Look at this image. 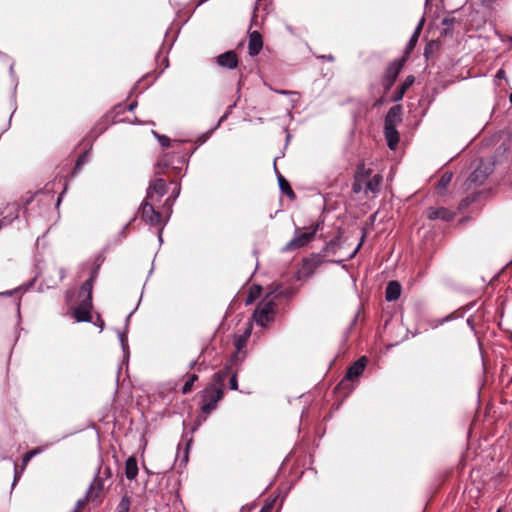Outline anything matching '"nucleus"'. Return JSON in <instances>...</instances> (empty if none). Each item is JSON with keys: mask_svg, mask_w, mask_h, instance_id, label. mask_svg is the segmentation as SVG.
Returning <instances> with one entry per match:
<instances>
[{"mask_svg": "<svg viewBox=\"0 0 512 512\" xmlns=\"http://www.w3.org/2000/svg\"><path fill=\"white\" fill-rule=\"evenodd\" d=\"M293 295V291L290 287H284L283 285H277L269 294L266 295L264 300L257 306L253 317L256 323L262 327H265L273 318L274 298H289Z\"/></svg>", "mask_w": 512, "mask_h": 512, "instance_id": "obj_1", "label": "nucleus"}, {"mask_svg": "<svg viewBox=\"0 0 512 512\" xmlns=\"http://www.w3.org/2000/svg\"><path fill=\"white\" fill-rule=\"evenodd\" d=\"M319 226V224L313 225L308 232H302L300 228H296L294 237L286 243L282 251L290 252L307 246L315 238Z\"/></svg>", "mask_w": 512, "mask_h": 512, "instance_id": "obj_2", "label": "nucleus"}, {"mask_svg": "<svg viewBox=\"0 0 512 512\" xmlns=\"http://www.w3.org/2000/svg\"><path fill=\"white\" fill-rule=\"evenodd\" d=\"M224 391L221 387L214 385L207 386L201 395V411L209 414L217 407L218 402L223 398Z\"/></svg>", "mask_w": 512, "mask_h": 512, "instance_id": "obj_3", "label": "nucleus"}, {"mask_svg": "<svg viewBox=\"0 0 512 512\" xmlns=\"http://www.w3.org/2000/svg\"><path fill=\"white\" fill-rule=\"evenodd\" d=\"M492 172L493 164L481 161L465 181V189L473 190L474 188L481 186Z\"/></svg>", "mask_w": 512, "mask_h": 512, "instance_id": "obj_4", "label": "nucleus"}, {"mask_svg": "<svg viewBox=\"0 0 512 512\" xmlns=\"http://www.w3.org/2000/svg\"><path fill=\"white\" fill-rule=\"evenodd\" d=\"M103 488V480L101 478L96 477L94 481L90 484L85 497L77 501L75 507L71 512H80L88 501H94L99 497L100 493L103 491Z\"/></svg>", "mask_w": 512, "mask_h": 512, "instance_id": "obj_5", "label": "nucleus"}, {"mask_svg": "<svg viewBox=\"0 0 512 512\" xmlns=\"http://www.w3.org/2000/svg\"><path fill=\"white\" fill-rule=\"evenodd\" d=\"M152 203L150 199L143 200L140 206L141 218L152 226H158L161 224L162 215L154 209Z\"/></svg>", "mask_w": 512, "mask_h": 512, "instance_id": "obj_6", "label": "nucleus"}, {"mask_svg": "<svg viewBox=\"0 0 512 512\" xmlns=\"http://www.w3.org/2000/svg\"><path fill=\"white\" fill-rule=\"evenodd\" d=\"M167 193V185L164 179L156 178L147 188L146 197L151 202H158Z\"/></svg>", "mask_w": 512, "mask_h": 512, "instance_id": "obj_7", "label": "nucleus"}, {"mask_svg": "<svg viewBox=\"0 0 512 512\" xmlns=\"http://www.w3.org/2000/svg\"><path fill=\"white\" fill-rule=\"evenodd\" d=\"M402 67V61H394L387 67L382 79V85L385 90H389L393 86Z\"/></svg>", "mask_w": 512, "mask_h": 512, "instance_id": "obj_8", "label": "nucleus"}, {"mask_svg": "<svg viewBox=\"0 0 512 512\" xmlns=\"http://www.w3.org/2000/svg\"><path fill=\"white\" fill-rule=\"evenodd\" d=\"M426 216L430 220L450 222L454 219L455 213L445 207H430L426 211Z\"/></svg>", "mask_w": 512, "mask_h": 512, "instance_id": "obj_9", "label": "nucleus"}, {"mask_svg": "<svg viewBox=\"0 0 512 512\" xmlns=\"http://www.w3.org/2000/svg\"><path fill=\"white\" fill-rule=\"evenodd\" d=\"M92 301L81 300L74 310V317L78 322L91 321Z\"/></svg>", "mask_w": 512, "mask_h": 512, "instance_id": "obj_10", "label": "nucleus"}, {"mask_svg": "<svg viewBox=\"0 0 512 512\" xmlns=\"http://www.w3.org/2000/svg\"><path fill=\"white\" fill-rule=\"evenodd\" d=\"M370 169L366 170L364 165H359L357 167V172H356V175H355V180H354V183L352 185V190L354 193H360L362 191L365 192V183H366V180L369 178L370 176Z\"/></svg>", "mask_w": 512, "mask_h": 512, "instance_id": "obj_11", "label": "nucleus"}, {"mask_svg": "<svg viewBox=\"0 0 512 512\" xmlns=\"http://www.w3.org/2000/svg\"><path fill=\"white\" fill-rule=\"evenodd\" d=\"M216 63L226 69H234L238 66V57L235 51L230 50L216 57Z\"/></svg>", "mask_w": 512, "mask_h": 512, "instance_id": "obj_12", "label": "nucleus"}, {"mask_svg": "<svg viewBox=\"0 0 512 512\" xmlns=\"http://www.w3.org/2000/svg\"><path fill=\"white\" fill-rule=\"evenodd\" d=\"M250 336V332L246 331L245 334L238 336L235 339L236 352L231 356L230 362L237 364L243 361L244 356H240L242 349L246 346L247 339Z\"/></svg>", "mask_w": 512, "mask_h": 512, "instance_id": "obj_13", "label": "nucleus"}, {"mask_svg": "<svg viewBox=\"0 0 512 512\" xmlns=\"http://www.w3.org/2000/svg\"><path fill=\"white\" fill-rule=\"evenodd\" d=\"M367 359L361 357L355 361L347 370L345 380H354L358 378L365 370Z\"/></svg>", "mask_w": 512, "mask_h": 512, "instance_id": "obj_14", "label": "nucleus"}, {"mask_svg": "<svg viewBox=\"0 0 512 512\" xmlns=\"http://www.w3.org/2000/svg\"><path fill=\"white\" fill-rule=\"evenodd\" d=\"M402 121V107L392 106L385 116L384 126L396 127Z\"/></svg>", "mask_w": 512, "mask_h": 512, "instance_id": "obj_15", "label": "nucleus"}, {"mask_svg": "<svg viewBox=\"0 0 512 512\" xmlns=\"http://www.w3.org/2000/svg\"><path fill=\"white\" fill-rule=\"evenodd\" d=\"M263 47V40L259 32L253 31L249 35L248 52L250 56H256Z\"/></svg>", "mask_w": 512, "mask_h": 512, "instance_id": "obj_16", "label": "nucleus"}, {"mask_svg": "<svg viewBox=\"0 0 512 512\" xmlns=\"http://www.w3.org/2000/svg\"><path fill=\"white\" fill-rule=\"evenodd\" d=\"M384 136L387 141V146L391 150H395L399 143V132L396 127L384 126Z\"/></svg>", "mask_w": 512, "mask_h": 512, "instance_id": "obj_17", "label": "nucleus"}, {"mask_svg": "<svg viewBox=\"0 0 512 512\" xmlns=\"http://www.w3.org/2000/svg\"><path fill=\"white\" fill-rule=\"evenodd\" d=\"M402 287L397 281H390L385 289V299L388 302L396 301L401 295Z\"/></svg>", "mask_w": 512, "mask_h": 512, "instance_id": "obj_18", "label": "nucleus"}, {"mask_svg": "<svg viewBox=\"0 0 512 512\" xmlns=\"http://www.w3.org/2000/svg\"><path fill=\"white\" fill-rule=\"evenodd\" d=\"M233 365L234 364H232V362H231L230 365L225 366L224 369L215 373L213 375V383L211 385H214L216 387H221L224 390L225 381H226L227 377L230 375Z\"/></svg>", "mask_w": 512, "mask_h": 512, "instance_id": "obj_19", "label": "nucleus"}, {"mask_svg": "<svg viewBox=\"0 0 512 512\" xmlns=\"http://www.w3.org/2000/svg\"><path fill=\"white\" fill-rule=\"evenodd\" d=\"M414 81H415L414 76H412V75L407 76L406 79L404 80V82L394 92L392 100L394 102H398V101L402 100L407 89L414 83Z\"/></svg>", "mask_w": 512, "mask_h": 512, "instance_id": "obj_20", "label": "nucleus"}, {"mask_svg": "<svg viewBox=\"0 0 512 512\" xmlns=\"http://www.w3.org/2000/svg\"><path fill=\"white\" fill-rule=\"evenodd\" d=\"M138 474V465L135 457L130 456L125 462V476L129 480H134Z\"/></svg>", "mask_w": 512, "mask_h": 512, "instance_id": "obj_21", "label": "nucleus"}, {"mask_svg": "<svg viewBox=\"0 0 512 512\" xmlns=\"http://www.w3.org/2000/svg\"><path fill=\"white\" fill-rule=\"evenodd\" d=\"M382 176L380 174H375L371 179H367L365 183V193H378L380 191Z\"/></svg>", "mask_w": 512, "mask_h": 512, "instance_id": "obj_22", "label": "nucleus"}, {"mask_svg": "<svg viewBox=\"0 0 512 512\" xmlns=\"http://www.w3.org/2000/svg\"><path fill=\"white\" fill-rule=\"evenodd\" d=\"M484 191L481 190V191H475L473 192L471 195L467 196L466 198H464L460 204H459V210L460 211H464L465 209H467L472 203L478 201L481 197L484 196Z\"/></svg>", "mask_w": 512, "mask_h": 512, "instance_id": "obj_23", "label": "nucleus"}, {"mask_svg": "<svg viewBox=\"0 0 512 512\" xmlns=\"http://www.w3.org/2000/svg\"><path fill=\"white\" fill-rule=\"evenodd\" d=\"M50 444H45L43 446L36 447L28 452H26L22 457V465L23 467H26L27 464L30 462L32 458H34L36 455L41 454L43 451H45Z\"/></svg>", "mask_w": 512, "mask_h": 512, "instance_id": "obj_24", "label": "nucleus"}, {"mask_svg": "<svg viewBox=\"0 0 512 512\" xmlns=\"http://www.w3.org/2000/svg\"><path fill=\"white\" fill-rule=\"evenodd\" d=\"M93 283L92 280H86L80 288L79 291V298L81 300H88L92 301V289H93Z\"/></svg>", "mask_w": 512, "mask_h": 512, "instance_id": "obj_25", "label": "nucleus"}, {"mask_svg": "<svg viewBox=\"0 0 512 512\" xmlns=\"http://www.w3.org/2000/svg\"><path fill=\"white\" fill-rule=\"evenodd\" d=\"M453 175L451 172H445L438 181L437 191L439 194H444L447 187L451 183Z\"/></svg>", "mask_w": 512, "mask_h": 512, "instance_id": "obj_26", "label": "nucleus"}, {"mask_svg": "<svg viewBox=\"0 0 512 512\" xmlns=\"http://www.w3.org/2000/svg\"><path fill=\"white\" fill-rule=\"evenodd\" d=\"M277 178L281 192L288 195L289 197H295V193L292 190L289 182L280 173H277Z\"/></svg>", "mask_w": 512, "mask_h": 512, "instance_id": "obj_27", "label": "nucleus"}, {"mask_svg": "<svg viewBox=\"0 0 512 512\" xmlns=\"http://www.w3.org/2000/svg\"><path fill=\"white\" fill-rule=\"evenodd\" d=\"M131 505V499L127 495H124L117 505L116 512H129Z\"/></svg>", "mask_w": 512, "mask_h": 512, "instance_id": "obj_28", "label": "nucleus"}, {"mask_svg": "<svg viewBox=\"0 0 512 512\" xmlns=\"http://www.w3.org/2000/svg\"><path fill=\"white\" fill-rule=\"evenodd\" d=\"M197 380L198 376L196 374H191L182 387V393L188 394L189 392H191L192 386Z\"/></svg>", "mask_w": 512, "mask_h": 512, "instance_id": "obj_29", "label": "nucleus"}, {"mask_svg": "<svg viewBox=\"0 0 512 512\" xmlns=\"http://www.w3.org/2000/svg\"><path fill=\"white\" fill-rule=\"evenodd\" d=\"M88 158H89V153L88 151L82 153L78 158H77V161H76V164H75V167H74V170H73V175H75L80 169L81 167L87 163L88 161Z\"/></svg>", "mask_w": 512, "mask_h": 512, "instance_id": "obj_30", "label": "nucleus"}, {"mask_svg": "<svg viewBox=\"0 0 512 512\" xmlns=\"http://www.w3.org/2000/svg\"><path fill=\"white\" fill-rule=\"evenodd\" d=\"M118 338L122 347V350L124 354L126 355L128 353V338H127V331L118 332Z\"/></svg>", "mask_w": 512, "mask_h": 512, "instance_id": "obj_31", "label": "nucleus"}, {"mask_svg": "<svg viewBox=\"0 0 512 512\" xmlns=\"http://www.w3.org/2000/svg\"><path fill=\"white\" fill-rule=\"evenodd\" d=\"M418 37L416 35H412L405 47V54L408 55L411 53V51L414 49V47L416 46V43L418 42Z\"/></svg>", "mask_w": 512, "mask_h": 512, "instance_id": "obj_32", "label": "nucleus"}, {"mask_svg": "<svg viewBox=\"0 0 512 512\" xmlns=\"http://www.w3.org/2000/svg\"><path fill=\"white\" fill-rule=\"evenodd\" d=\"M153 134L158 139V141L162 147L166 148V147L170 146L171 140L167 136L160 135V134L156 133L155 131H153Z\"/></svg>", "mask_w": 512, "mask_h": 512, "instance_id": "obj_33", "label": "nucleus"}, {"mask_svg": "<svg viewBox=\"0 0 512 512\" xmlns=\"http://www.w3.org/2000/svg\"><path fill=\"white\" fill-rule=\"evenodd\" d=\"M230 379H229V386L231 390H237L238 389V380H237V372L231 371L230 373Z\"/></svg>", "mask_w": 512, "mask_h": 512, "instance_id": "obj_34", "label": "nucleus"}, {"mask_svg": "<svg viewBox=\"0 0 512 512\" xmlns=\"http://www.w3.org/2000/svg\"><path fill=\"white\" fill-rule=\"evenodd\" d=\"M15 473H14V480L12 483V486L15 485V483L20 479L22 472L24 471L25 467L22 466L20 470H18L17 464L14 465Z\"/></svg>", "mask_w": 512, "mask_h": 512, "instance_id": "obj_35", "label": "nucleus"}, {"mask_svg": "<svg viewBox=\"0 0 512 512\" xmlns=\"http://www.w3.org/2000/svg\"><path fill=\"white\" fill-rule=\"evenodd\" d=\"M231 108H232V106H230V107H229V110H228L225 114H223V115L220 117V119L218 120V122H217L216 126H215L214 128H212V129H211V131L209 132L210 134H211L215 129H217V128L221 125V123H222V122H224V121L227 119V117H228V115H229V113H230Z\"/></svg>", "mask_w": 512, "mask_h": 512, "instance_id": "obj_36", "label": "nucleus"}, {"mask_svg": "<svg viewBox=\"0 0 512 512\" xmlns=\"http://www.w3.org/2000/svg\"><path fill=\"white\" fill-rule=\"evenodd\" d=\"M424 21V18H421L412 35H416L419 38Z\"/></svg>", "mask_w": 512, "mask_h": 512, "instance_id": "obj_37", "label": "nucleus"}, {"mask_svg": "<svg viewBox=\"0 0 512 512\" xmlns=\"http://www.w3.org/2000/svg\"><path fill=\"white\" fill-rule=\"evenodd\" d=\"M424 21V18H421L412 35H416L419 38Z\"/></svg>", "mask_w": 512, "mask_h": 512, "instance_id": "obj_38", "label": "nucleus"}, {"mask_svg": "<svg viewBox=\"0 0 512 512\" xmlns=\"http://www.w3.org/2000/svg\"><path fill=\"white\" fill-rule=\"evenodd\" d=\"M424 21V18H421L412 35H416L419 38Z\"/></svg>", "mask_w": 512, "mask_h": 512, "instance_id": "obj_39", "label": "nucleus"}, {"mask_svg": "<svg viewBox=\"0 0 512 512\" xmlns=\"http://www.w3.org/2000/svg\"><path fill=\"white\" fill-rule=\"evenodd\" d=\"M174 201H172L170 198L166 199L165 203H164V210L165 212L169 213V215L171 214L172 210H171V206H172V203Z\"/></svg>", "mask_w": 512, "mask_h": 512, "instance_id": "obj_40", "label": "nucleus"}, {"mask_svg": "<svg viewBox=\"0 0 512 512\" xmlns=\"http://www.w3.org/2000/svg\"><path fill=\"white\" fill-rule=\"evenodd\" d=\"M180 194V186L178 184H176V187L175 189L173 190L171 196L169 197L172 201H175L176 198L179 196Z\"/></svg>", "mask_w": 512, "mask_h": 512, "instance_id": "obj_41", "label": "nucleus"}, {"mask_svg": "<svg viewBox=\"0 0 512 512\" xmlns=\"http://www.w3.org/2000/svg\"><path fill=\"white\" fill-rule=\"evenodd\" d=\"M191 442H192V439H188L186 441V447H185V450H184V458H183V460L185 462L188 460V452H189V449H190Z\"/></svg>", "mask_w": 512, "mask_h": 512, "instance_id": "obj_42", "label": "nucleus"}, {"mask_svg": "<svg viewBox=\"0 0 512 512\" xmlns=\"http://www.w3.org/2000/svg\"><path fill=\"white\" fill-rule=\"evenodd\" d=\"M98 271H99V266H96L92 269L91 271V274H90V277L88 280H92V282L95 281V279L97 278L98 276Z\"/></svg>", "mask_w": 512, "mask_h": 512, "instance_id": "obj_43", "label": "nucleus"}, {"mask_svg": "<svg viewBox=\"0 0 512 512\" xmlns=\"http://www.w3.org/2000/svg\"><path fill=\"white\" fill-rule=\"evenodd\" d=\"M363 239H364V235L362 236L361 238V241L359 242V244L357 245V247L353 250V252L350 254L349 256V259L353 258L356 253L358 252V250L360 249L361 245H362V242H363Z\"/></svg>", "mask_w": 512, "mask_h": 512, "instance_id": "obj_44", "label": "nucleus"}, {"mask_svg": "<svg viewBox=\"0 0 512 512\" xmlns=\"http://www.w3.org/2000/svg\"><path fill=\"white\" fill-rule=\"evenodd\" d=\"M481 1H482V4L487 7H491L493 5V3L495 2V0H481Z\"/></svg>", "mask_w": 512, "mask_h": 512, "instance_id": "obj_45", "label": "nucleus"}, {"mask_svg": "<svg viewBox=\"0 0 512 512\" xmlns=\"http://www.w3.org/2000/svg\"><path fill=\"white\" fill-rule=\"evenodd\" d=\"M496 77L499 79H502L505 77V71L503 69H500L497 71Z\"/></svg>", "mask_w": 512, "mask_h": 512, "instance_id": "obj_46", "label": "nucleus"}, {"mask_svg": "<svg viewBox=\"0 0 512 512\" xmlns=\"http://www.w3.org/2000/svg\"><path fill=\"white\" fill-rule=\"evenodd\" d=\"M136 106H137V102H136V101H134V102H132V103H130V104H129V106H128V110H129V111H133V110L136 108Z\"/></svg>", "mask_w": 512, "mask_h": 512, "instance_id": "obj_47", "label": "nucleus"}, {"mask_svg": "<svg viewBox=\"0 0 512 512\" xmlns=\"http://www.w3.org/2000/svg\"><path fill=\"white\" fill-rule=\"evenodd\" d=\"M320 58L326 59L328 61H333L334 60V57L332 55H322V56H320Z\"/></svg>", "mask_w": 512, "mask_h": 512, "instance_id": "obj_48", "label": "nucleus"}, {"mask_svg": "<svg viewBox=\"0 0 512 512\" xmlns=\"http://www.w3.org/2000/svg\"><path fill=\"white\" fill-rule=\"evenodd\" d=\"M134 220H135V217H133V218H132V220H131L130 222H128V223L124 226V228H123V230H122V234H125L126 230H127V229H128V227L130 226L131 222H133Z\"/></svg>", "mask_w": 512, "mask_h": 512, "instance_id": "obj_49", "label": "nucleus"}, {"mask_svg": "<svg viewBox=\"0 0 512 512\" xmlns=\"http://www.w3.org/2000/svg\"><path fill=\"white\" fill-rule=\"evenodd\" d=\"M9 72L11 76H14V64L12 63L9 67Z\"/></svg>", "mask_w": 512, "mask_h": 512, "instance_id": "obj_50", "label": "nucleus"}, {"mask_svg": "<svg viewBox=\"0 0 512 512\" xmlns=\"http://www.w3.org/2000/svg\"><path fill=\"white\" fill-rule=\"evenodd\" d=\"M197 365V361H191L189 364V368L193 369Z\"/></svg>", "mask_w": 512, "mask_h": 512, "instance_id": "obj_51", "label": "nucleus"}, {"mask_svg": "<svg viewBox=\"0 0 512 512\" xmlns=\"http://www.w3.org/2000/svg\"><path fill=\"white\" fill-rule=\"evenodd\" d=\"M270 505H268L267 507H263L260 512H269V509H270Z\"/></svg>", "mask_w": 512, "mask_h": 512, "instance_id": "obj_52", "label": "nucleus"}, {"mask_svg": "<svg viewBox=\"0 0 512 512\" xmlns=\"http://www.w3.org/2000/svg\"><path fill=\"white\" fill-rule=\"evenodd\" d=\"M280 94H283V95H287V94H291L292 92L291 91H287V90H281L279 91Z\"/></svg>", "mask_w": 512, "mask_h": 512, "instance_id": "obj_53", "label": "nucleus"}, {"mask_svg": "<svg viewBox=\"0 0 512 512\" xmlns=\"http://www.w3.org/2000/svg\"><path fill=\"white\" fill-rule=\"evenodd\" d=\"M133 312H131L127 317H126V327L128 326L129 324V321H130V317L132 315Z\"/></svg>", "mask_w": 512, "mask_h": 512, "instance_id": "obj_54", "label": "nucleus"}, {"mask_svg": "<svg viewBox=\"0 0 512 512\" xmlns=\"http://www.w3.org/2000/svg\"><path fill=\"white\" fill-rule=\"evenodd\" d=\"M105 473H107V475H110V468H107Z\"/></svg>", "mask_w": 512, "mask_h": 512, "instance_id": "obj_55", "label": "nucleus"}, {"mask_svg": "<svg viewBox=\"0 0 512 512\" xmlns=\"http://www.w3.org/2000/svg\"><path fill=\"white\" fill-rule=\"evenodd\" d=\"M60 273H61V278H63V277H64V271H63V269H61Z\"/></svg>", "mask_w": 512, "mask_h": 512, "instance_id": "obj_56", "label": "nucleus"}, {"mask_svg": "<svg viewBox=\"0 0 512 512\" xmlns=\"http://www.w3.org/2000/svg\"><path fill=\"white\" fill-rule=\"evenodd\" d=\"M159 240H160V242H162V234H161V232L159 233Z\"/></svg>", "mask_w": 512, "mask_h": 512, "instance_id": "obj_57", "label": "nucleus"}, {"mask_svg": "<svg viewBox=\"0 0 512 512\" xmlns=\"http://www.w3.org/2000/svg\"><path fill=\"white\" fill-rule=\"evenodd\" d=\"M357 321V315L354 317V320L352 322V325Z\"/></svg>", "mask_w": 512, "mask_h": 512, "instance_id": "obj_58", "label": "nucleus"}, {"mask_svg": "<svg viewBox=\"0 0 512 512\" xmlns=\"http://www.w3.org/2000/svg\"><path fill=\"white\" fill-rule=\"evenodd\" d=\"M100 330H101V331L103 330V321H101V324H100Z\"/></svg>", "mask_w": 512, "mask_h": 512, "instance_id": "obj_59", "label": "nucleus"}, {"mask_svg": "<svg viewBox=\"0 0 512 512\" xmlns=\"http://www.w3.org/2000/svg\"><path fill=\"white\" fill-rule=\"evenodd\" d=\"M509 100H510V103L512 104V93L510 94Z\"/></svg>", "mask_w": 512, "mask_h": 512, "instance_id": "obj_60", "label": "nucleus"}, {"mask_svg": "<svg viewBox=\"0 0 512 512\" xmlns=\"http://www.w3.org/2000/svg\"><path fill=\"white\" fill-rule=\"evenodd\" d=\"M61 201V197H58L57 204H59Z\"/></svg>", "mask_w": 512, "mask_h": 512, "instance_id": "obj_61", "label": "nucleus"}, {"mask_svg": "<svg viewBox=\"0 0 512 512\" xmlns=\"http://www.w3.org/2000/svg\"><path fill=\"white\" fill-rule=\"evenodd\" d=\"M0 56H4V54L0 51Z\"/></svg>", "mask_w": 512, "mask_h": 512, "instance_id": "obj_62", "label": "nucleus"}, {"mask_svg": "<svg viewBox=\"0 0 512 512\" xmlns=\"http://www.w3.org/2000/svg\"><path fill=\"white\" fill-rule=\"evenodd\" d=\"M429 0H426V2H428Z\"/></svg>", "mask_w": 512, "mask_h": 512, "instance_id": "obj_63", "label": "nucleus"}]
</instances>
